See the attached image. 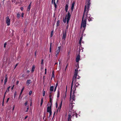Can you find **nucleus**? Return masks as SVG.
Masks as SVG:
<instances>
[{
	"label": "nucleus",
	"instance_id": "obj_11",
	"mask_svg": "<svg viewBox=\"0 0 121 121\" xmlns=\"http://www.w3.org/2000/svg\"><path fill=\"white\" fill-rule=\"evenodd\" d=\"M80 56L79 55H78L76 58V62H78L79 60H80Z\"/></svg>",
	"mask_w": 121,
	"mask_h": 121
},
{
	"label": "nucleus",
	"instance_id": "obj_32",
	"mask_svg": "<svg viewBox=\"0 0 121 121\" xmlns=\"http://www.w3.org/2000/svg\"><path fill=\"white\" fill-rule=\"evenodd\" d=\"M53 31H52L51 33V37H52V36H53Z\"/></svg>",
	"mask_w": 121,
	"mask_h": 121
},
{
	"label": "nucleus",
	"instance_id": "obj_2",
	"mask_svg": "<svg viewBox=\"0 0 121 121\" xmlns=\"http://www.w3.org/2000/svg\"><path fill=\"white\" fill-rule=\"evenodd\" d=\"M76 90H74L72 91V92H71L70 91V103L69 104V106L70 108H71V107H72L73 103L72 102L73 101H74L75 100V96L74 94L75 93V91Z\"/></svg>",
	"mask_w": 121,
	"mask_h": 121
},
{
	"label": "nucleus",
	"instance_id": "obj_22",
	"mask_svg": "<svg viewBox=\"0 0 121 121\" xmlns=\"http://www.w3.org/2000/svg\"><path fill=\"white\" fill-rule=\"evenodd\" d=\"M54 71H53L52 72V78H54Z\"/></svg>",
	"mask_w": 121,
	"mask_h": 121
},
{
	"label": "nucleus",
	"instance_id": "obj_24",
	"mask_svg": "<svg viewBox=\"0 0 121 121\" xmlns=\"http://www.w3.org/2000/svg\"><path fill=\"white\" fill-rule=\"evenodd\" d=\"M10 88V86H9L8 87L7 90H6V92L5 93V94L6 93V92L7 91H8V92H9V89Z\"/></svg>",
	"mask_w": 121,
	"mask_h": 121
},
{
	"label": "nucleus",
	"instance_id": "obj_9",
	"mask_svg": "<svg viewBox=\"0 0 121 121\" xmlns=\"http://www.w3.org/2000/svg\"><path fill=\"white\" fill-rule=\"evenodd\" d=\"M49 106L47 108V112H50L51 111V108L52 104H49Z\"/></svg>",
	"mask_w": 121,
	"mask_h": 121
},
{
	"label": "nucleus",
	"instance_id": "obj_26",
	"mask_svg": "<svg viewBox=\"0 0 121 121\" xmlns=\"http://www.w3.org/2000/svg\"><path fill=\"white\" fill-rule=\"evenodd\" d=\"M43 103V98H42L41 99V102L40 103V106H41L42 105V104Z\"/></svg>",
	"mask_w": 121,
	"mask_h": 121
},
{
	"label": "nucleus",
	"instance_id": "obj_12",
	"mask_svg": "<svg viewBox=\"0 0 121 121\" xmlns=\"http://www.w3.org/2000/svg\"><path fill=\"white\" fill-rule=\"evenodd\" d=\"M66 36V32H65V33H64L63 36H62V38L63 39H64L65 40Z\"/></svg>",
	"mask_w": 121,
	"mask_h": 121
},
{
	"label": "nucleus",
	"instance_id": "obj_46",
	"mask_svg": "<svg viewBox=\"0 0 121 121\" xmlns=\"http://www.w3.org/2000/svg\"><path fill=\"white\" fill-rule=\"evenodd\" d=\"M58 83H56V87L58 85Z\"/></svg>",
	"mask_w": 121,
	"mask_h": 121
},
{
	"label": "nucleus",
	"instance_id": "obj_61",
	"mask_svg": "<svg viewBox=\"0 0 121 121\" xmlns=\"http://www.w3.org/2000/svg\"><path fill=\"white\" fill-rule=\"evenodd\" d=\"M14 106H13V110L14 109Z\"/></svg>",
	"mask_w": 121,
	"mask_h": 121
},
{
	"label": "nucleus",
	"instance_id": "obj_7",
	"mask_svg": "<svg viewBox=\"0 0 121 121\" xmlns=\"http://www.w3.org/2000/svg\"><path fill=\"white\" fill-rule=\"evenodd\" d=\"M90 0H86V5H87V8L86 11H89L90 7V5L91 3Z\"/></svg>",
	"mask_w": 121,
	"mask_h": 121
},
{
	"label": "nucleus",
	"instance_id": "obj_40",
	"mask_svg": "<svg viewBox=\"0 0 121 121\" xmlns=\"http://www.w3.org/2000/svg\"><path fill=\"white\" fill-rule=\"evenodd\" d=\"M50 102L51 103L50 104H52V99H50Z\"/></svg>",
	"mask_w": 121,
	"mask_h": 121
},
{
	"label": "nucleus",
	"instance_id": "obj_27",
	"mask_svg": "<svg viewBox=\"0 0 121 121\" xmlns=\"http://www.w3.org/2000/svg\"><path fill=\"white\" fill-rule=\"evenodd\" d=\"M51 92L49 93V98L50 97H52V95H51Z\"/></svg>",
	"mask_w": 121,
	"mask_h": 121
},
{
	"label": "nucleus",
	"instance_id": "obj_3",
	"mask_svg": "<svg viewBox=\"0 0 121 121\" xmlns=\"http://www.w3.org/2000/svg\"><path fill=\"white\" fill-rule=\"evenodd\" d=\"M87 5H85L83 15H84V16L85 14H86V17L85 18H87V17L89 21H90L92 20V18L91 17L90 15V14H87L89 11H87Z\"/></svg>",
	"mask_w": 121,
	"mask_h": 121
},
{
	"label": "nucleus",
	"instance_id": "obj_51",
	"mask_svg": "<svg viewBox=\"0 0 121 121\" xmlns=\"http://www.w3.org/2000/svg\"><path fill=\"white\" fill-rule=\"evenodd\" d=\"M45 113H44V117H43V119H44V117H45Z\"/></svg>",
	"mask_w": 121,
	"mask_h": 121
},
{
	"label": "nucleus",
	"instance_id": "obj_44",
	"mask_svg": "<svg viewBox=\"0 0 121 121\" xmlns=\"http://www.w3.org/2000/svg\"><path fill=\"white\" fill-rule=\"evenodd\" d=\"M29 109V108L28 107V106L26 110V112H28V110Z\"/></svg>",
	"mask_w": 121,
	"mask_h": 121
},
{
	"label": "nucleus",
	"instance_id": "obj_34",
	"mask_svg": "<svg viewBox=\"0 0 121 121\" xmlns=\"http://www.w3.org/2000/svg\"><path fill=\"white\" fill-rule=\"evenodd\" d=\"M41 64L42 65H43V59L42 60Z\"/></svg>",
	"mask_w": 121,
	"mask_h": 121
},
{
	"label": "nucleus",
	"instance_id": "obj_48",
	"mask_svg": "<svg viewBox=\"0 0 121 121\" xmlns=\"http://www.w3.org/2000/svg\"><path fill=\"white\" fill-rule=\"evenodd\" d=\"M24 14L23 13H22V17H23Z\"/></svg>",
	"mask_w": 121,
	"mask_h": 121
},
{
	"label": "nucleus",
	"instance_id": "obj_39",
	"mask_svg": "<svg viewBox=\"0 0 121 121\" xmlns=\"http://www.w3.org/2000/svg\"><path fill=\"white\" fill-rule=\"evenodd\" d=\"M27 103H28V102L27 101H26V102L25 103V106H26V105L27 104Z\"/></svg>",
	"mask_w": 121,
	"mask_h": 121
},
{
	"label": "nucleus",
	"instance_id": "obj_63",
	"mask_svg": "<svg viewBox=\"0 0 121 121\" xmlns=\"http://www.w3.org/2000/svg\"><path fill=\"white\" fill-rule=\"evenodd\" d=\"M57 64V63H56L55 64V65H56V64Z\"/></svg>",
	"mask_w": 121,
	"mask_h": 121
},
{
	"label": "nucleus",
	"instance_id": "obj_53",
	"mask_svg": "<svg viewBox=\"0 0 121 121\" xmlns=\"http://www.w3.org/2000/svg\"><path fill=\"white\" fill-rule=\"evenodd\" d=\"M28 117V116H26L25 117V119H26L27 117Z\"/></svg>",
	"mask_w": 121,
	"mask_h": 121
},
{
	"label": "nucleus",
	"instance_id": "obj_54",
	"mask_svg": "<svg viewBox=\"0 0 121 121\" xmlns=\"http://www.w3.org/2000/svg\"><path fill=\"white\" fill-rule=\"evenodd\" d=\"M17 64H16V65L15 66V68L17 66Z\"/></svg>",
	"mask_w": 121,
	"mask_h": 121
},
{
	"label": "nucleus",
	"instance_id": "obj_15",
	"mask_svg": "<svg viewBox=\"0 0 121 121\" xmlns=\"http://www.w3.org/2000/svg\"><path fill=\"white\" fill-rule=\"evenodd\" d=\"M31 81L30 80H28L26 82V83L28 85H29L31 83Z\"/></svg>",
	"mask_w": 121,
	"mask_h": 121
},
{
	"label": "nucleus",
	"instance_id": "obj_56",
	"mask_svg": "<svg viewBox=\"0 0 121 121\" xmlns=\"http://www.w3.org/2000/svg\"><path fill=\"white\" fill-rule=\"evenodd\" d=\"M30 71L29 70H27V72L28 73H29Z\"/></svg>",
	"mask_w": 121,
	"mask_h": 121
},
{
	"label": "nucleus",
	"instance_id": "obj_45",
	"mask_svg": "<svg viewBox=\"0 0 121 121\" xmlns=\"http://www.w3.org/2000/svg\"><path fill=\"white\" fill-rule=\"evenodd\" d=\"M53 1L54 2H54H55V0H52V3L53 4Z\"/></svg>",
	"mask_w": 121,
	"mask_h": 121
},
{
	"label": "nucleus",
	"instance_id": "obj_16",
	"mask_svg": "<svg viewBox=\"0 0 121 121\" xmlns=\"http://www.w3.org/2000/svg\"><path fill=\"white\" fill-rule=\"evenodd\" d=\"M68 5L67 4H66L65 5V10L66 12H67L68 10Z\"/></svg>",
	"mask_w": 121,
	"mask_h": 121
},
{
	"label": "nucleus",
	"instance_id": "obj_64",
	"mask_svg": "<svg viewBox=\"0 0 121 121\" xmlns=\"http://www.w3.org/2000/svg\"><path fill=\"white\" fill-rule=\"evenodd\" d=\"M84 42L83 41H82V43H84Z\"/></svg>",
	"mask_w": 121,
	"mask_h": 121
},
{
	"label": "nucleus",
	"instance_id": "obj_18",
	"mask_svg": "<svg viewBox=\"0 0 121 121\" xmlns=\"http://www.w3.org/2000/svg\"><path fill=\"white\" fill-rule=\"evenodd\" d=\"M31 3L29 5V6H28L27 8V10L28 11H29L30 9V6H31Z\"/></svg>",
	"mask_w": 121,
	"mask_h": 121
},
{
	"label": "nucleus",
	"instance_id": "obj_8",
	"mask_svg": "<svg viewBox=\"0 0 121 121\" xmlns=\"http://www.w3.org/2000/svg\"><path fill=\"white\" fill-rule=\"evenodd\" d=\"M5 22L8 26H9L10 25V19H9V16H7L6 18L5 19Z\"/></svg>",
	"mask_w": 121,
	"mask_h": 121
},
{
	"label": "nucleus",
	"instance_id": "obj_29",
	"mask_svg": "<svg viewBox=\"0 0 121 121\" xmlns=\"http://www.w3.org/2000/svg\"><path fill=\"white\" fill-rule=\"evenodd\" d=\"M54 6L55 8L56 9L57 8V5L56 4V3L55 2H54Z\"/></svg>",
	"mask_w": 121,
	"mask_h": 121
},
{
	"label": "nucleus",
	"instance_id": "obj_57",
	"mask_svg": "<svg viewBox=\"0 0 121 121\" xmlns=\"http://www.w3.org/2000/svg\"><path fill=\"white\" fill-rule=\"evenodd\" d=\"M67 66V65H66V68H65V70H66Z\"/></svg>",
	"mask_w": 121,
	"mask_h": 121
},
{
	"label": "nucleus",
	"instance_id": "obj_42",
	"mask_svg": "<svg viewBox=\"0 0 121 121\" xmlns=\"http://www.w3.org/2000/svg\"><path fill=\"white\" fill-rule=\"evenodd\" d=\"M17 95V94L16 93V92H15L14 94V97L15 98L16 96V95Z\"/></svg>",
	"mask_w": 121,
	"mask_h": 121
},
{
	"label": "nucleus",
	"instance_id": "obj_19",
	"mask_svg": "<svg viewBox=\"0 0 121 121\" xmlns=\"http://www.w3.org/2000/svg\"><path fill=\"white\" fill-rule=\"evenodd\" d=\"M35 65H33V66L32 69L31 70L32 72L34 71L35 69Z\"/></svg>",
	"mask_w": 121,
	"mask_h": 121
},
{
	"label": "nucleus",
	"instance_id": "obj_25",
	"mask_svg": "<svg viewBox=\"0 0 121 121\" xmlns=\"http://www.w3.org/2000/svg\"><path fill=\"white\" fill-rule=\"evenodd\" d=\"M60 23V21H58L57 22V26H58L59 25Z\"/></svg>",
	"mask_w": 121,
	"mask_h": 121
},
{
	"label": "nucleus",
	"instance_id": "obj_35",
	"mask_svg": "<svg viewBox=\"0 0 121 121\" xmlns=\"http://www.w3.org/2000/svg\"><path fill=\"white\" fill-rule=\"evenodd\" d=\"M37 54V51H36L35 52V57H36Z\"/></svg>",
	"mask_w": 121,
	"mask_h": 121
},
{
	"label": "nucleus",
	"instance_id": "obj_62",
	"mask_svg": "<svg viewBox=\"0 0 121 121\" xmlns=\"http://www.w3.org/2000/svg\"><path fill=\"white\" fill-rule=\"evenodd\" d=\"M45 71H47V69H45Z\"/></svg>",
	"mask_w": 121,
	"mask_h": 121
},
{
	"label": "nucleus",
	"instance_id": "obj_20",
	"mask_svg": "<svg viewBox=\"0 0 121 121\" xmlns=\"http://www.w3.org/2000/svg\"><path fill=\"white\" fill-rule=\"evenodd\" d=\"M52 45V43H50V50H49V52H51Z\"/></svg>",
	"mask_w": 121,
	"mask_h": 121
},
{
	"label": "nucleus",
	"instance_id": "obj_41",
	"mask_svg": "<svg viewBox=\"0 0 121 121\" xmlns=\"http://www.w3.org/2000/svg\"><path fill=\"white\" fill-rule=\"evenodd\" d=\"M49 116H50L52 114V112H49Z\"/></svg>",
	"mask_w": 121,
	"mask_h": 121
},
{
	"label": "nucleus",
	"instance_id": "obj_37",
	"mask_svg": "<svg viewBox=\"0 0 121 121\" xmlns=\"http://www.w3.org/2000/svg\"><path fill=\"white\" fill-rule=\"evenodd\" d=\"M6 43H5L4 44V48L6 47Z\"/></svg>",
	"mask_w": 121,
	"mask_h": 121
},
{
	"label": "nucleus",
	"instance_id": "obj_21",
	"mask_svg": "<svg viewBox=\"0 0 121 121\" xmlns=\"http://www.w3.org/2000/svg\"><path fill=\"white\" fill-rule=\"evenodd\" d=\"M44 67L43 66L41 65L40 67V70L41 71H43Z\"/></svg>",
	"mask_w": 121,
	"mask_h": 121
},
{
	"label": "nucleus",
	"instance_id": "obj_31",
	"mask_svg": "<svg viewBox=\"0 0 121 121\" xmlns=\"http://www.w3.org/2000/svg\"><path fill=\"white\" fill-rule=\"evenodd\" d=\"M17 17L18 18H19L20 17V15L19 13H17Z\"/></svg>",
	"mask_w": 121,
	"mask_h": 121
},
{
	"label": "nucleus",
	"instance_id": "obj_58",
	"mask_svg": "<svg viewBox=\"0 0 121 121\" xmlns=\"http://www.w3.org/2000/svg\"><path fill=\"white\" fill-rule=\"evenodd\" d=\"M47 73V71H45V74H46Z\"/></svg>",
	"mask_w": 121,
	"mask_h": 121
},
{
	"label": "nucleus",
	"instance_id": "obj_33",
	"mask_svg": "<svg viewBox=\"0 0 121 121\" xmlns=\"http://www.w3.org/2000/svg\"><path fill=\"white\" fill-rule=\"evenodd\" d=\"M24 87H23V88H22V89L21 90V92H23V91L24 89Z\"/></svg>",
	"mask_w": 121,
	"mask_h": 121
},
{
	"label": "nucleus",
	"instance_id": "obj_4",
	"mask_svg": "<svg viewBox=\"0 0 121 121\" xmlns=\"http://www.w3.org/2000/svg\"><path fill=\"white\" fill-rule=\"evenodd\" d=\"M84 15H83L82 18V21L81 28H83V31L85 29L86 24V18H85L84 19Z\"/></svg>",
	"mask_w": 121,
	"mask_h": 121
},
{
	"label": "nucleus",
	"instance_id": "obj_49",
	"mask_svg": "<svg viewBox=\"0 0 121 121\" xmlns=\"http://www.w3.org/2000/svg\"><path fill=\"white\" fill-rule=\"evenodd\" d=\"M20 9L22 11H23V7H21Z\"/></svg>",
	"mask_w": 121,
	"mask_h": 121
},
{
	"label": "nucleus",
	"instance_id": "obj_1",
	"mask_svg": "<svg viewBox=\"0 0 121 121\" xmlns=\"http://www.w3.org/2000/svg\"><path fill=\"white\" fill-rule=\"evenodd\" d=\"M78 67L79 68V65L78 63L77 64ZM78 69H75V70L74 77H73L72 82V85L71 87V92H72V91H73L74 90H76V89L75 87V85H74V83L75 84V82H76V79L77 78L78 79L80 77L79 76L77 75V74L78 73Z\"/></svg>",
	"mask_w": 121,
	"mask_h": 121
},
{
	"label": "nucleus",
	"instance_id": "obj_36",
	"mask_svg": "<svg viewBox=\"0 0 121 121\" xmlns=\"http://www.w3.org/2000/svg\"><path fill=\"white\" fill-rule=\"evenodd\" d=\"M4 98H5V96H4V98H3V103H2V106H3V105H4Z\"/></svg>",
	"mask_w": 121,
	"mask_h": 121
},
{
	"label": "nucleus",
	"instance_id": "obj_50",
	"mask_svg": "<svg viewBox=\"0 0 121 121\" xmlns=\"http://www.w3.org/2000/svg\"><path fill=\"white\" fill-rule=\"evenodd\" d=\"M14 85L13 86V87H12V88H11L12 90H13V87H14Z\"/></svg>",
	"mask_w": 121,
	"mask_h": 121
},
{
	"label": "nucleus",
	"instance_id": "obj_6",
	"mask_svg": "<svg viewBox=\"0 0 121 121\" xmlns=\"http://www.w3.org/2000/svg\"><path fill=\"white\" fill-rule=\"evenodd\" d=\"M70 16L71 15L70 13L69 12H68L67 15V16H66L65 18L64 19H63V21L64 23H66V21L67 24H68V23L70 19Z\"/></svg>",
	"mask_w": 121,
	"mask_h": 121
},
{
	"label": "nucleus",
	"instance_id": "obj_23",
	"mask_svg": "<svg viewBox=\"0 0 121 121\" xmlns=\"http://www.w3.org/2000/svg\"><path fill=\"white\" fill-rule=\"evenodd\" d=\"M62 101H61L60 104L59 105V108L60 109V108L61 107V106L62 104Z\"/></svg>",
	"mask_w": 121,
	"mask_h": 121
},
{
	"label": "nucleus",
	"instance_id": "obj_13",
	"mask_svg": "<svg viewBox=\"0 0 121 121\" xmlns=\"http://www.w3.org/2000/svg\"><path fill=\"white\" fill-rule=\"evenodd\" d=\"M82 36L81 37L79 41V45L80 46H81V42L82 41Z\"/></svg>",
	"mask_w": 121,
	"mask_h": 121
},
{
	"label": "nucleus",
	"instance_id": "obj_28",
	"mask_svg": "<svg viewBox=\"0 0 121 121\" xmlns=\"http://www.w3.org/2000/svg\"><path fill=\"white\" fill-rule=\"evenodd\" d=\"M45 91H43V96H44L45 95Z\"/></svg>",
	"mask_w": 121,
	"mask_h": 121
},
{
	"label": "nucleus",
	"instance_id": "obj_55",
	"mask_svg": "<svg viewBox=\"0 0 121 121\" xmlns=\"http://www.w3.org/2000/svg\"><path fill=\"white\" fill-rule=\"evenodd\" d=\"M49 98H50V99H52H52L53 98V97H50Z\"/></svg>",
	"mask_w": 121,
	"mask_h": 121
},
{
	"label": "nucleus",
	"instance_id": "obj_17",
	"mask_svg": "<svg viewBox=\"0 0 121 121\" xmlns=\"http://www.w3.org/2000/svg\"><path fill=\"white\" fill-rule=\"evenodd\" d=\"M53 86H51L50 87V91L51 92H52L53 91Z\"/></svg>",
	"mask_w": 121,
	"mask_h": 121
},
{
	"label": "nucleus",
	"instance_id": "obj_60",
	"mask_svg": "<svg viewBox=\"0 0 121 121\" xmlns=\"http://www.w3.org/2000/svg\"><path fill=\"white\" fill-rule=\"evenodd\" d=\"M7 82H4V84H5Z\"/></svg>",
	"mask_w": 121,
	"mask_h": 121
},
{
	"label": "nucleus",
	"instance_id": "obj_59",
	"mask_svg": "<svg viewBox=\"0 0 121 121\" xmlns=\"http://www.w3.org/2000/svg\"><path fill=\"white\" fill-rule=\"evenodd\" d=\"M69 53H70V52H69L68 53V55H69Z\"/></svg>",
	"mask_w": 121,
	"mask_h": 121
},
{
	"label": "nucleus",
	"instance_id": "obj_14",
	"mask_svg": "<svg viewBox=\"0 0 121 121\" xmlns=\"http://www.w3.org/2000/svg\"><path fill=\"white\" fill-rule=\"evenodd\" d=\"M74 4L75 3L74 2L72 4V6L71 7V9L72 11L73 10Z\"/></svg>",
	"mask_w": 121,
	"mask_h": 121
},
{
	"label": "nucleus",
	"instance_id": "obj_43",
	"mask_svg": "<svg viewBox=\"0 0 121 121\" xmlns=\"http://www.w3.org/2000/svg\"><path fill=\"white\" fill-rule=\"evenodd\" d=\"M9 98H7V101H6V103H7L8 102L9 100Z\"/></svg>",
	"mask_w": 121,
	"mask_h": 121
},
{
	"label": "nucleus",
	"instance_id": "obj_38",
	"mask_svg": "<svg viewBox=\"0 0 121 121\" xmlns=\"http://www.w3.org/2000/svg\"><path fill=\"white\" fill-rule=\"evenodd\" d=\"M7 78H5L4 82H7Z\"/></svg>",
	"mask_w": 121,
	"mask_h": 121
},
{
	"label": "nucleus",
	"instance_id": "obj_47",
	"mask_svg": "<svg viewBox=\"0 0 121 121\" xmlns=\"http://www.w3.org/2000/svg\"><path fill=\"white\" fill-rule=\"evenodd\" d=\"M22 93V92H20V93L19 95V97H20V96H21V95Z\"/></svg>",
	"mask_w": 121,
	"mask_h": 121
},
{
	"label": "nucleus",
	"instance_id": "obj_5",
	"mask_svg": "<svg viewBox=\"0 0 121 121\" xmlns=\"http://www.w3.org/2000/svg\"><path fill=\"white\" fill-rule=\"evenodd\" d=\"M69 114L68 115V121H71V114H73V116H74L75 114L76 115V117H77V115H76V113L74 112V111L71 109L70 110L69 112Z\"/></svg>",
	"mask_w": 121,
	"mask_h": 121
},
{
	"label": "nucleus",
	"instance_id": "obj_52",
	"mask_svg": "<svg viewBox=\"0 0 121 121\" xmlns=\"http://www.w3.org/2000/svg\"><path fill=\"white\" fill-rule=\"evenodd\" d=\"M5 78H7V75H6L5 76Z\"/></svg>",
	"mask_w": 121,
	"mask_h": 121
},
{
	"label": "nucleus",
	"instance_id": "obj_30",
	"mask_svg": "<svg viewBox=\"0 0 121 121\" xmlns=\"http://www.w3.org/2000/svg\"><path fill=\"white\" fill-rule=\"evenodd\" d=\"M32 92L31 91H29V95H31L32 93Z\"/></svg>",
	"mask_w": 121,
	"mask_h": 121
},
{
	"label": "nucleus",
	"instance_id": "obj_10",
	"mask_svg": "<svg viewBox=\"0 0 121 121\" xmlns=\"http://www.w3.org/2000/svg\"><path fill=\"white\" fill-rule=\"evenodd\" d=\"M61 48V47H59L57 49L56 51V56H57V55H58L60 51V49Z\"/></svg>",
	"mask_w": 121,
	"mask_h": 121
}]
</instances>
